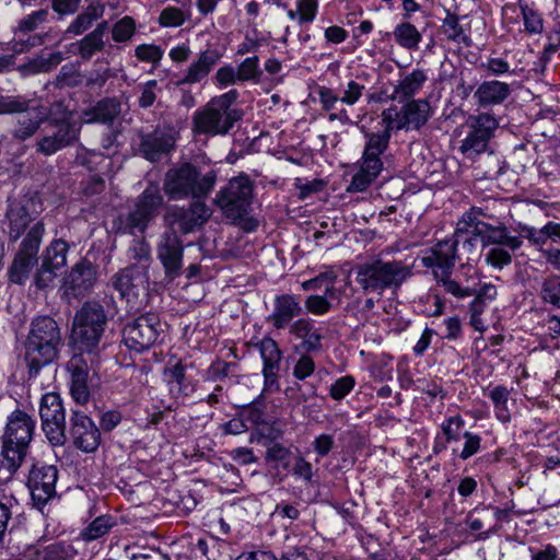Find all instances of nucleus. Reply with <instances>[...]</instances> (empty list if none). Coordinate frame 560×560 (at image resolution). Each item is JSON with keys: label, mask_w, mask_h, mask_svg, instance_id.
<instances>
[{"label": "nucleus", "mask_w": 560, "mask_h": 560, "mask_svg": "<svg viewBox=\"0 0 560 560\" xmlns=\"http://www.w3.org/2000/svg\"><path fill=\"white\" fill-rule=\"evenodd\" d=\"M490 215L480 208H472L466 212L458 221L454 234L445 240L438 242L434 246L424 252L421 256L423 267L431 269L433 277L441 282L446 292L456 298H466L471 295L468 288H463L451 276L460 259L458 245L468 246L470 250L480 248V256L490 264V250L482 252L490 244Z\"/></svg>", "instance_id": "nucleus-1"}, {"label": "nucleus", "mask_w": 560, "mask_h": 560, "mask_svg": "<svg viewBox=\"0 0 560 560\" xmlns=\"http://www.w3.org/2000/svg\"><path fill=\"white\" fill-rule=\"evenodd\" d=\"M44 207L39 197L25 195L9 201L5 212V232L10 242H16L24 233L10 268V280L23 284L38 261V250L45 235V223L37 220Z\"/></svg>", "instance_id": "nucleus-2"}, {"label": "nucleus", "mask_w": 560, "mask_h": 560, "mask_svg": "<svg viewBox=\"0 0 560 560\" xmlns=\"http://www.w3.org/2000/svg\"><path fill=\"white\" fill-rule=\"evenodd\" d=\"M354 281L364 294L383 296L384 292L396 293L412 276V266L402 260L372 257L353 268Z\"/></svg>", "instance_id": "nucleus-3"}, {"label": "nucleus", "mask_w": 560, "mask_h": 560, "mask_svg": "<svg viewBox=\"0 0 560 560\" xmlns=\"http://www.w3.org/2000/svg\"><path fill=\"white\" fill-rule=\"evenodd\" d=\"M60 345L61 332L54 318L38 316L32 320L24 343V360L31 377L57 359Z\"/></svg>", "instance_id": "nucleus-4"}, {"label": "nucleus", "mask_w": 560, "mask_h": 560, "mask_svg": "<svg viewBox=\"0 0 560 560\" xmlns=\"http://www.w3.org/2000/svg\"><path fill=\"white\" fill-rule=\"evenodd\" d=\"M236 90H230L219 96L212 97L202 108L192 116V131L196 135L225 136L234 124L242 118V112L233 104L238 98Z\"/></svg>", "instance_id": "nucleus-5"}, {"label": "nucleus", "mask_w": 560, "mask_h": 560, "mask_svg": "<svg viewBox=\"0 0 560 560\" xmlns=\"http://www.w3.org/2000/svg\"><path fill=\"white\" fill-rule=\"evenodd\" d=\"M217 174L210 171L201 175L196 166L184 163L166 172L163 190L171 200L206 199L213 189Z\"/></svg>", "instance_id": "nucleus-6"}, {"label": "nucleus", "mask_w": 560, "mask_h": 560, "mask_svg": "<svg viewBox=\"0 0 560 560\" xmlns=\"http://www.w3.org/2000/svg\"><path fill=\"white\" fill-rule=\"evenodd\" d=\"M35 424L33 417L20 409L8 417L2 435V455L11 471L18 470L26 457L35 433Z\"/></svg>", "instance_id": "nucleus-7"}, {"label": "nucleus", "mask_w": 560, "mask_h": 560, "mask_svg": "<svg viewBox=\"0 0 560 560\" xmlns=\"http://www.w3.org/2000/svg\"><path fill=\"white\" fill-rule=\"evenodd\" d=\"M107 315L104 306L97 301H88L77 311L71 337L74 343L88 353L96 352L105 332Z\"/></svg>", "instance_id": "nucleus-8"}, {"label": "nucleus", "mask_w": 560, "mask_h": 560, "mask_svg": "<svg viewBox=\"0 0 560 560\" xmlns=\"http://www.w3.org/2000/svg\"><path fill=\"white\" fill-rule=\"evenodd\" d=\"M164 206V197L155 183H150L136 198L126 215L118 218L119 229L131 235L143 234Z\"/></svg>", "instance_id": "nucleus-9"}, {"label": "nucleus", "mask_w": 560, "mask_h": 560, "mask_svg": "<svg viewBox=\"0 0 560 560\" xmlns=\"http://www.w3.org/2000/svg\"><path fill=\"white\" fill-rule=\"evenodd\" d=\"M364 138L362 156L358 161L359 171L352 176L348 191H365L384 168L381 156L388 149L387 135L385 137L364 135Z\"/></svg>", "instance_id": "nucleus-10"}, {"label": "nucleus", "mask_w": 560, "mask_h": 560, "mask_svg": "<svg viewBox=\"0 0 560 560\" xmlns=\"http://www.w3.org/2000/svg\"><path fill=\"white\" fill-rule=\"evenodd\" d=\"M113 288L126 300L130 312H139L148 302V266L131 265L112 277Z\"/></svg>", "instance_id": "nucleus-11"}, {"label": "nucleus", "mask_w": 560, "mask_h": 560, "mask_svg": "<svg viewBox=\"0 0 560 560\" xmlns=\"http://www.w3.org/2000/svg\"><path fill=\"white\" fill-rule=\"evenodd\" d=\"M81 125L63 117L60 119L49 118L40 129L42 135L36 142L37 152L49 156L56 152L73 145L80 137Z\"/></svg>", "instance_id": "nucleus-12"}, {"label": "nucleus", "mask_w": 560, "mask_h": 560, "mask_svg": "<svg viewBox=\"0 0 560 560\" xmlns=\"http://www.w3.org/2000/svg\"><path fill=\"white\" fill-rule=\"evenodd\" d=\"M253 197V185L245 175L233 177L220 189L215 203L228 219L244 218L249 209Z\"/></svg>", "instance_id": "nucleus-13"}, {"label": "nucleus", "mask_w": 560, "mask_h": 560, "mask_svg": "<svg viewBox=\"0 0 560 560\" xmlns=\"http://www.w3.org/2000/svg\"><path fill=\"white\" fill-rule=\"evenodd\" d=\"M43 431L54 446L66 443V413L61 398L57 393L43 395L39 405Z\"/></svg>", "instance_id": "nucleus-14"}, {"label": "nucleus", "mask_w": 560, "mask_h": 560, "mask_svg": "<svg viewBox=\"0 0 560 560\" xmlns=\"http://www.w3.org/2000/svg\"><path fill=\"white\" fill-rule=\"evenodd\" d=\"M15 101L21 104L14 110L7 112V114H20L12 135L15 139L25 141L40 129L47 120L48 113L46 107L34 98L15 95Z\"/></svg>", "instance_id": "nucleus-15"}, {"label": "nucleus", "mask_w": 560, "mask_h": 560, "mask_svg": "<svg viewBox=\"0 0 560 560\" xmlns=\"http://www.w3.org/2000/svg\"><path fill=\"white\" fill-rule=\"evenodd\" d=\"M161 331L159 316L154 313H147L125 326L122 340L129 349L142 352L156 342Z\"/></svg>", "instance_id": "nucleus-16"}, {"label": "nucleus", "mask_w": 560, "mask_h": 560, "mask_svg": "<svg viewBox=\"0 0 560 560\" xmlns=\"http://www.w3.org/2000/svg\"><path fill=\"white\" fill-rule=\"evenodd\" d=\"M196 199L188 207L172 206L168 208L164 220L171 230L187 235L206 224L212 214L210 208L202 201Z\"/></svg>", "instance_id": "nucleus-17"}, {"label": "nucleus", "mask_w": 560, "mask_h": 560, "mask_svg": "<svg viewBox=\"0 0 560 560\" xmlns=\"http://www.w3.org/2000/svg\"><path fill=\"white\" fill-rule=\"evenodd\" d=\"M69 244L63 238H54L45 248L42 262L34 276L37 289H46L52 284L57 272L67 264Z\"/></svg>", "instance_id": "nucleus-18"}, {"label": "nucleus", "mask_w": 560, "mask_h": 560, "mask_svg": "<svg viewBox=\"0 0 560 560\" xmlns=\"http://www.w3.org/2000/svg\"><path fill=\"white\" fill-rule=\"evenodd\" d=\"M57 480L56 466L40 463L33 465L28 474L27 487L36 508H44L55 497Z\"/></svg>", "instance_id": "nucleus-19"}, {"label": "nucleus", "mask_w": 560, "mask_h": 560, "mask_svg": "<svg viewBox=\"0 0 560 560\" xmlns=\"http://www.w3.org/2000/svg\"><path fill=\"white\" fill-rule=\"evenodd\" d=\"M156 257L163 266L167 279L174 280L182 273L184 245L175 230L161 234L156 245Z\"/></svg>", "instance_id": "nucleus-20"}, {"label": "nucleus", "mask_w": 560, "mask_h": 560, "mask_svg": "<svg viewBox=\"0 0 560 560\" xmlns=\"http://www.w3.org/2000/svg\"><path fill=\"white\" fill-rule=\"evenodd\" d=\"M262 360L264 388L262 393L273 394L280 390L279 372L282 360V351L277 341L269 336H265L255 343Z\"/></svg>", "instance_id": "nucleus-21"}, {"label": "nucleus", "mask_w": 560, "mask_h": 560, "mask_svg": "<svg viewBox=\"0 0 560 560\" xmlns=\"http://www.w3.org/2000/svg\"><path fill=\"white\" fill-rule=\"evenodd\" d=\"M96 268L88 259L75 262L62 282L65 293L72 298H83L90 293L96 282Z\"/></svg>", "instance_id": "nucleus-22"}, {"label": "nucleus", "mask_w": 560, "mask_h": 560, "mask_svg": "<svg viewBox=\"0 0 560 560\" xmlns=\"http://www.w3.org/2000/svg\"><path fill=\"white\" fill-rule=\"evenodd\" d=\"M69 433L73 445L84 453L95 452L101 443L98 428L85 413L78 410L72 411Z\"/></svg>", "instance_id": "nucleus-23"}, {"label": "nucleus", "mask_w": 560, "mask_h": 560, "mask_svg": "<svg viewBox=\"0 0 560 560\" xmlns=\"http://www.w3.org/2000/svg\"><path fill=\"white\" fill-rule=\"evenodd\" d=\"M139 138V153L150 162L160 161L173 150L175 144L173 135L160 127L151 132L141 133Z\"/></svg>", "instance_id": "nucleus-24"}, {"label": "nucleus", "mask_w": 560, "mask_h": 560, "mask_svg": "<svg viewBox=\"0 0 560 560\" xmlns=\"http://www.w3.org/2000/svg\"><path fill=\"white\" fill-rule=\"evenodd\" d=\"M302 312L303 308L295 295L280 294L275 298L272 312L266 319L278 330L290 329L293 318L300 316Z\"/></svg>", "instance_id": "nucleus-25"}, {"label": "nucleus", "mask_w": 560, "mask_h": 560, "mask_svg": "<svg viewBox=\"0 0 560 560\" xmlns=\"http://www.w3.org/2000/svg\"><path fill=\"white\" fill-rule=\"evenodd\" d=\"M490 141V115L480 114L472 125V130L463 140L460 150L467 156L472 158L487 150Z\"/></svg>", "instance_id": "nucleus-26"}, {"label": "nucleus", "mask_w": 560, "mask_h": 560, "mask_svg": "<svg viewBox=\"0 0 560 560\" xmlns=\"http://www.w3.org/2000/svg\"><path fill=\"white\" fill-rule=\"evenodd\" d=\"M222 55L218 49H206L201 51L197 59L187 68L184 77L177 81L176 85L196 84L205 80L212 69L220 61Z\"/></svg>", "instance_id": "nucleus-27"}, {"label": "nucleus", "mask_w": 560, "mask_h": 560, "mask_svg": "<svg viewBox=\"0 0 560 560\" xmlns=\"http://www.w3.org/2000/svg\"><path fill=\"white\" fill-rule=\"evenodd\" d=\"M289 332L301 342L296 347L304 353H314L322 349L323 335L310 318H299L292 323Z\"/></svg>", "instance_id": "nucleus-28"}, {"label": "nucleus", "mask_w": 560, "mask_h": 560, "mask_svg": "<svg viewBox=\"0 0 560 560\" xmlns=\"http://www.w3.org/2000/svg\"><path fill=\"white\" fill-rule=\"evenodd\" d=\"M75 161L79 165L86 167L91 172H97L92 177L91 185L85 188L89 194H98L104 188V179L100 175L110 165L109 159L101 152L93 150H81L78 152Z\"/></svg>", "instance_id": "nucleus-29"}, {"label": "nucleus", "mask_w": 560, "mask_h": 560, "mask_svg": "<svg viewBox=\"0 0 560 560\" xmlns=\"http://www.w3.org/2000/svg\"><path fill=\"white\" fill-rule=\"evenodd\" d=\"M428 72L424 69H413L411 72L400 75V79L394 85L392 100L404 102L412 100L428 81Z\"/></svg>", "instance_id": "nucleus-30"}, {"label": "nucleus", "mask_w": 560, "mask_h": 560, "mask_svg": "<svg viewBox=\"0 0 560 560\" xmlns=\"http://www.w3.org/2000/svg\"><path fill=\"white\" fill-rule=\"evenodd\" d=\"M68 370L71 373V396L78 404L84 405L90 397L86 363L81 357H73L68 363Z\"/></svg>", "instance_id": "nucleus-31"}, {"label": "nucleus", "mask_w": 560, "mask_h": 560, "mask_svg": "<svg viewBox=\"0 0 560 560\" xmlns=\"http://www.w3.org/2000/svg\"><path fill=\"white\" fill-rule=\"evenodd\" d=\"M165 376L171 394L175 398H186L194 394L196 383L191 377L186 375V366L180 362L165 370Z\"/></svg>", "instance_id": "nucleus-32"}, {"label": "nucleus", "mask_w": 560, "mask_h": 560, "mask_svg": "<svg viewBox=\"0 0 560 560\" xmlns=\"http://www.w3.org/2000/svg\"><path fill=\"white\" fill-rule=\"evenodd\" d=\"M407 101L402 106L401 124L398 127L419 130L430 118V103L424 98Z\"/></svg>", "instance_id": "nucleus-33"}, {"label": "nucleus", "mask_w": 560, "mask_h": 560, "mask_svg": "<svg viewBox=\"0 0 560 560\" xmlns=\"http://www.w3.org/2000/svg\"><path fill=\"white\" fill-rule=\"evenodd\" d=\"M105 13V5L101 2L90 3L74 20L68 25L65 35L69 38L82 35L90 30L94 22L102 19Z\"/></svg>", "instance_id": "nucleus-34"}, {"label": "nucleus", "mask_w": 560, "mask_h": 560, "mask_svg": "<svg viewBox=\"0 0 560 560\" xmlns=\"http://www.w3.org/2000/svg\"><path fill=\"white\" fill-rule=\"evenodd\" d=\"M493 244H497V246L492 247V266L503 267L511 262V255L501 246L503 245L514 250L521 246L522 241L516 236L508 235L505 229L492 228V245Z\"/></svg>", "instance_id": "nucleus-35"}, {"label": "nucleus", "mask_w": 560, "mask_h": 560, "mask_svg": "<svg viewBox=\"0 0 560 560\" xmlns=\"http://www.w3.org/2000/svg\"><path fill=\"white\" fill-rule=\"evenodd\" d=\"M121 105L115 97H106L98 101L93 107L84 112L85 122H100L109 125L120 114Z\"/></svg>", "instance_id": "nucleus-36"}, {"label": "nucleus", "mask_w": 560, "mask_h": 560, "mask_svg": "<svg viewBox=\"0 0 560 560\" xmlns=\"http://www.w3.org/2000/svg\"><path fill=\"white\" fill-rule=\"evenodd\" d=\"M393 35L395 42L407 50L418 49L419 44L422 40L421 33L409 22L397 24L393 31Z\"/></svg>", "instance_id": "nucleus-37"}, {"label": "nucleus", "mask_w": 560, "mask_h": 560, "mask_svg": "<svg viewBox=\"0 0 560 560\" xmlns=\"http://www.w3.org/2000/svg\"><path fill=\"white\" fill-rule=\"evenodd\" d=\"M382 120L385 124V128L378 132H370L364 126L361 127V131L366 136H380L385 137L387 135L388 141L392 138L393 130H405V128L398 127L401 124L402 108L398 110L396 106H390L382 112Z\"/></svg>", "instance_id": "nucleus-38"}, {"label": "nucleus", "mask_w": 560, "mask_h": 560, "mask_svg": "<svg viewBox=\"0 0 560 560\" xmlns=\"http://www.w3.org/2000/svg\"><path fill=\"white\" fill-rule=\"evenodd\" d=\"M441 33L450 40L464 46L470 45V39L465 30L459 25L458 18L447 12L441 26Z\"/></svg>", "instance_id": "nucleus-39"}, {"label": "nucleus", "mask_w": 560, "mask_h": 560, "mask_svg": "<svg viewBox=\"0 0 560 560\" xmlns=\"http://www.w3.org/2000/svg\"><path fill=\"white\" fill-rule=\"evenodd\" d=\"M75 54L83 60H90L96 52L104 50L105 40L88 33L84 37L73 44Z\"/></svg>", "instance_id": "nucleus-40"}, {"label": "nucleus", "mask_w": 560, "mask_h": 560, "mask_svg": "<svg viewBox=\"0 0 560 560\" xmlns=\"http://www.w3.org/2000/svg\"><path fill=\"white\" fill-rule=\"evenodd\" d=\"M115 525L109 515H101L91 522L81 533V537L86 541H92L103 537Z\"/></svg>", "instance_id": "nucleus-41"}, {"label": "nucleus", "mask_w": 560, "mask_h": 560, "mask_svg": "<svg viewBox=\"0 0 560 560\" xmlns=\"http://www.w3.org/2000/svg\"><path fill=\"white\" fill-rule=\"evenodd\" d=\"M43 560H70L77 551L73 546L67 541H56L38 551Z\"/></svg>", "instance_id": "nucleus-42"}, {"label": "nucleus", "mask_w": 560, "mask_h": 560, "mask_svg": "<svg viewBox=\"0 0 560 560\" xmlns=\"http://www.w3.org/2000/svg\"><path fill=\"white\" fill-rule=\"evenodd\" d=\"M189 18V10H183L176 7H166L161 11L158 22L162 27H178L182 26Z\"/></svg>", "instance_id": "nucleus-43"}, {"label": "nucleus", "mask_w": 560, "mask_h": 560, "mask_svg": "<svg viewBox=\"0 0 560 560\" xmlns=\"http://www.w3.org/2000/svg\"><path fill=\"white\" fill-rule=\"evenodd\" d=\"M136 33V22L131 16H124L112 27V38L115 43L129 42Z\"/></svg>", "instance_id": "nucleus-44"}, {"label": "nucleus", "mask_w": 560, "mask_h": 560, "mask_svg": "<svg viewBox=\"0 0 560 560\" xmlns=\"http://www.w3.org/2000/svg\"><path fill=\"white\" fill-rule=\"evenodd\" d=\"M241 82H259L262 71L259 68V58L257 56L244 59L236 69Z\"/></svg>", "instance_id": "nucleus-45"}, {"label": "nucleus", "mask_w": 560, "mask_h": 560, "mask_svg": "<svg viewBox=\"0 0 560 560\" xmlns=\"http://www.w3.org/2000/svg\"><path fill=\"white\" fill-rule=\"evenodd\" d=\"M540 295L545 302L560 307V275L544 280Z\"/></svg>", "instance_id": "nucleus-46"}, {"label": "nucleus", "mask_w": 560, "mask_h": 560, "mask_svg": "<svg viewBox=\"0 0 560 560\" xmlns=\"http://www.w3.org/2000/svg\"><path fill=\"white\" fill-rule=\"evenodd\" d=\"M48 14L47 9H39L25 15L19 21L16 33L27 34L35 31L40 24L47 21Z\"/></svg>", "instance_id": "nucleus-47"}, {"label": "nucleus", "mask_w": 560, "mask_h": 560, "mask_svg": "<svg viewBox=\"0 0 560 560\" xmlns=\"http://www.w3.org/2000/svg\"><path fill=\"white\" fill-rule=\"evenodd\" d=\"M336 279H337V273L332 269H329V270H326V271L319 273L317 277H315L313 279L304 281L302 283V288L304 290H317V289L322 288V285L325 281H327L328 285L325 290V293L327 295H332L334 291H335L334 282Z\"/></svg>", "instance_id": "nucleus-48"}, {"label": "nucleus", "mask_w": 560, "mask_h": 560, "mask_svg": "<svg viewBox=\"0 0 560 560\" xmlns=\"http://www.w3.org/2000/svg\"><path fill=\"white\" fill-rule=\"evenodd\" d=\"M365 86L359 82L351 80L339 90L340 102L348 106H353L362 97Z\"/></svg>", "instance_id": "nucleus-49"}, {"label": "nucleus", "mask_w": 560, "mask_h": 560, "mask_svg": "<svg viewBox=\"0 0 560 560\" xmlns=\"http://www.w3.org/2000/svg\"><path fill=\"white\" fill-rule=\"evenodd\" d=\"M135 56L140 61L156 66L163 58V49L154 44H141L136 47Z\"/></svg>", "instance_id": "nucleus-50"}, {"label": "nucleus", "mask_w": 560, "mask_h": 560, "mask_svg": "<svg viewBox=\"0 0 560 560\" xmlns=\"http://www.w3.org/2000/svg\"><path fill=\"white\" fill-rule=\"evenodd\" d=\"M355 386L352 375H345L337 378L329 388V396L334 400H342Z\"/></svg>", "instance_id": "nucleus-51"}, {"label": "nucleus", "mask_w": 560, "mask_h": 560, "mask_svg": "<svg viewBox=\"0 0 560 560\" xmlns=\"http://www.w3.org/2000/svg\"><path fill=\"white\" fill-rule=\"evenodd\" d=\"M158 81L149 80L139 86L138 105L142 109H148L153 106L156 101Z\"/></svg>", "instance_id": "nucleus-52"}, {"label": "nucleus", "mask_w": 560, "mask_h": 560, "mask_svg": "<svg viewBox=\"0 0 560 560\" xmlns=\"http://www.w3.org/2000/svg\"><path fill=\"white\" fill-rule=\"evenodd\" d=\"M442 430L447 441H459L463 438L464 420L460 416H453L447 418L442 423Z\"/></svg>", "instance_id": "nucleus-53"}, {"label": "nucleus", "mask_w": 560, "mask_h": 560, "mask_svg": "<svg viewBox=\"0 0 560 560\" xmlns=\"http://www.w3.org/2000/svg\"><path fill=\"white\" fill-rule=\"evenodd\" d=\"M130 259L135 260L136 265H143L149 267L151 259V248L145 241H133L132 245L128 250Z\"/></svg>", "instance_id": "nucleus-54"}, {"label": "nucleus", "mask_w": 560, "mask_h": 560, "mask_svg": "<svg viewBox=\"0 0 560 560\" xmlns=\"http://www.w3.org/2000/svg\"><path fill=\"white\" fill-rule=\"evenodd\" d=\"M290 456H291L290 448L279 444V443H273V444L269 445L266 451V460L281 464L283 467L289 466Z\"/></svg>", "instance_id": "nucleus-55"}, {"label": "nucleus", "mask_w": 560, "mask_h": 560, "mask_svg": "<svg viewBox=\"0 0 560 560\" xmlns=\"http://www.w3.org/2000/svg\"><path fill=\"white\" fill-rule=\"evenodd\" d=\"M315 371V362L310 353H304L299 358L294 368H293V376L296 380H305L311 376Z\"/></svg>", "instance_id": "nucleus-56"}, {"label": "nucleus", "mask_w": 560, "mask_h": 560, "mask_svg": "<svg viewBox=\"0 0 560 560\" xmlns=\"http://www.w3.org/2000/svg\"><path fill=\"white\" fill-rule=\"evenodd\" d=\"M304 305L306 311L314 315H324L331 308V304L325 295H310Z\"/></svg>", "instance_id": "nucleus-57"}, {"label": "nucleus", "mask_w": 560, "mask_h": 560, "mask_svg": "<svg viewBox=\"0 0 560 560\" xmlns=\"http://www.w3.org/2000/svg\"><path fill=\"white\" fill-rule=\"evenodd\" d=\"M63 59L60 51L42 55L39 58L34 60L33 66L38 72H49L56 68Z\"/></svg>", "instance_id": "nucleus-58"}, {"label": "nucleus", "mask_w": 560, "mask_h": 560, "mask_svg": "<svg viewBox=\"0 0 560 560\" xmlns=\"http://www.w3.org/2000/svg\"><path fill=\"white\" fill-rule=\"evenodd\" d=\"M79 73L75 67L71 63L61 67L56 81L59 88L63 86H75L79 84Z\"/></svg>", "instance_id": "nucleus-59"}, {"label": "nucleus", "mask_w": 560, "mask_h": 560, "mask_svg": "<svg viewBox=\"0 0 560 560\" xmlns=\"http://www.w3.org/2000/svg\"><path fill=\"white\" fill-rule=\"evenodd\" d=\"M237 77L238 74L234 67L223 66L217 70L214 81L220 88H226L241 82Z\"/></svg>", "instance_id": "nucleus-60"}, {"label": "nucleus", "mask_w": 560, "mask_h": 560, "mask_svg": "<svg viewBox=\"0 0 560 560\" xmlns=\"http://www.w3.org/2000/svg\"><path fill=\"white\" fill-rule=\"evenodd\" d=\"M292 474L302 479L306 483H313V466L310 462H307L303 456H298L295 458Z\"/></svg>", "instance_id": "nucleus-61"}, {"label": "nucleus", "mask_w": 560, "mask_h": 560, "mask_svg": "<svg viewBox=\"0 0 560 560\" xmlns=\"http://www.w3.org/2000/svg\"><path fill=\"white\" fill-rule=\"evenodd\" d=\"M299 22H313L317 13L316 0H299L298 1Z\"/></svg>", "instance_id": "nucleus-62"}, {"label": "nucleus", "mask_w": 560, "mask_h": 560, "mask_svg": "<svg viewBox=\"0 0 560 560\" xmlns=\"http://www.w3.org/2000/svg\"><path fill=\"white\" fill-rule=\"evenodd\" d=\"M80 4L81 0H51L52 10L60 16L74 14Z\"/></svg>", "instance_id": "nucleus-63"}, {"label": "nucleus", "mask_w": 560, "mask_h": 560, "mask_svg": "<svg viewBox=\"0 0 560 560\" xmlns=\"http://www.w3.org/2000/svg\"><path fill=\"white\" fill-rule=\"evenodd\" d=\"M318 97L322 108L326 112H331L336 108L338 102H340L339 95L331 89L322 86L318 90Z\"/></svg>", "instance_id": "nucleus-64"}]
</instances>
